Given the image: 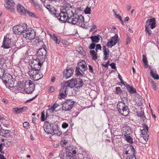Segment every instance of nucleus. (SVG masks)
Wrapping results in <instances>:
<instances>
[{"label": "nucleus", "mask_w": 159, "mask_h": 159, "mask_svg": "<svg viewBox=\"0 0 159 159\" xmlns=\"http://www.w3.org/2000/svg\"><path fill=\"white\" fill-rule=\"evenodd\" d=\"M5 70H0V79H2V80H4L3 78L5 77V75H4Z\"/></svg>", "instance_id": "nucleus-41"}, {"label": "nucleus", "mask_w": 159, "mask_h": 159, "mask_svg": "<svg viewBox=\"0 0 159 159\" xmlns=\"http://www.w3.org/2000/svg\"><path fill=\"white\" fill-rule=\"evenodd\" d=\"M101 48L102 47L100 44H97L96 45V48L95 49L96 52H98V50L99 49L101 50Z\"/></svg>", "instance_id": "nucleus-54"}, {"label": "nucleus", "mask_w": 159, "mask_h": 159, "mask_svg": "<svg viewBox=\"0 0 159 159\" xmlns=\"http://www.w3.org/2000/svg\"><path fill=\"white\" fill-rule=\"evenodd\" d=\"M150 29L151 28H150L145 27V32L146 34L147 35L148 37L151 36L152 34V31Z\"/></svg>", "instance_id": "nucleus-39"}, {"label": "nucleus", "mask_w": 159, "mask_h": 159, "mask_svg": "<svg viewBox=\"0 0 159 159\" xmlns=\"http://www.w3.org/2000/svg\"><path fill=\"white\" fill-rule=\"evenodd\" d=\"M84 84L83 83L82 80L80 79H76L75 86V88L78 89L82 87Z\"/></svg>", "instance_id": "nucleus-25"}, {"label": "nucleus", "mask_w": 159, "mask_h": 159, "mask_svg": "<svg viewBox=\"0 0 159 159\" xmlns=\"http://www.w3.org/2000/svg\"><path fill=\"white\" fill-rule=\"evenodd\" d=\"M28 73L30 77L34 81H38L43 77V75L39 71L35 70L33 71V70H29Z\"/></svg>", "instance_id": "nucleus-6"}, {"label": "nucleus", "mask_w": 159, "mask_h": 159, "mask_svg": "<svg viewBox=\"0 0 159 159\" xmlns=\"http://www.w3.org/2000/svg\"><path fill=\"white\" fill-rule=\"evenodd\" d=\"M88 69L86 64L85 61L83 60L79 62L78 66L76 68L75 70L76 74L77 75L82 76L84 72Z\"/></svg>", "instance_id": "nucleus-3"}, {"label": "nucleus", "mask_w": 159, "mask_h": 159, "mask_svg": "<svg viewBox=\"0 0 159 159\" xmlns=\"http://www.w3.org/2000/svg\"><path fill=\"white\" fill-rule=\"evenodd\" d=\"M23 127L27 129H28L29 128V124L28 122H25L23 123Z\"/></svg>", "instance_id": "nucleus-47"}, {"label": "nucleus", "mask_w": 159, "mask_h": 159, "mask_svg": "<svg viewBox=\"0 0 159 159\" xmlns=\"http://www.w3.org/2000/svg\"><path fill=\"white\" fill-rule=\"evenodd\" d=\"M77 51L80 54L84 55L85 54V52L84 50L83 49V48L80 47L79 48V49L77 50Z\"/></svg>", "instance_id": "nucleus-43"}, {"label": "nucleus", "mask_w": 159, "mask_h": 159, "mask_svg": "<svg viewBox=\"0 0 159 159\" xmlns=\"http://www.w3.org/2000/svg\"><path fill=\"white\" fill-rule=\"evenodd\" d=\"M2 47L6 49H8L11 47V40L7 36L4 37Z\"/></svg>", "instance_id": "nucleus-16"}, {"label": "nucleus", "mask_w": 159, "mask_h": 159, "mask_svg": "<svg viewBox=\"0 0 159 159\" xmlns=\"http://www.w3.org/2000/svg\"><path fill=\"white\" fill-rule=\"evenodd\" d=\"M5 1L4 6L7 10L11 12L14 11V7L15 2L13 0H4Z\"/></svg>", "instance_id": "nucleus-13"}, {"label": "nucleus", "mask_w": 159, "mask_h": 159, "mask_svg": "<svg viewBox=\"0 0 159 159\" xmlns=\"http://www.w3.org/2000/svg\"><path fill=\"white\" fill-rule=\"evenodd\" d=\"M124 150L123 151V153L125 154H129V151L127 149V145H125L124 146Z\"/></svg>", "instance_id": "nucleus-48"}, {"label": "nucleus", "mask_w": 159, "mask_h": 159, "mask_svg": "<svg viewBox=\"0 0 159 159\" xmlns=\"http://www.w3.org/2000/svg\"><path fill=\"white\" fill-rule=\"evenodd\" d=\"M17 10L18 13L21 15H25L26 13V11L22 6L20 4L17 5Z\"/></svg>", "instance_id": "nucleus-21"}, {"label": "nucleus", "mask_w": 159, "mask_h": 159, "mask_svg": "<svg viewBox=\"0 0 159 159\" xmlns=\"http://www.w3.org/2000/svg\"><path fill=\"white\" fill-rule=\"evenodd\" d=\"M123 131L122 134H124V136H125V135H129L130 133L131 132L130 129L128 126L123 127Z\"/></svg>", "instance_id": "nucleus-29"}, {"label": "nucleus", "mask_w": 159, "mask_h": 159, "mask_svg": "<svg viewBox=\"0 0 159 159\" xmlns=\"http://www.w3.org/2000/svg\"><path fill=\"white\" fill-rule=\"evenodd\" d=\"M27 108V107L26 106H23L20 107H16L13 108L12 111L15 114H20L24 112Z\"/></svg>", "instance_id": "nucleus-18"}, {"label": "nucleus", "mask_w": 159, "mask_h": 159, "mask_svg": "<svg viewBox=\"0 0 159 159\" xmlns=\"http://www.w3.org/2000/svg\"><path fill=\"white\" fill-rule=\"evenodd\" d=\"M2 141H4V143H3V146L7 147L10 146L12 144L11 141L9 139L4 140L3 139H2Z\"/></svg>", "instance_id": "nucleus-32"}, {"label": "nucleus", "mask_w": 159, "mask_h": 159, "mask_svg": "<svg viewBox=\"0 0 159 159\" xmlns=\"http://www.w3.org/2000/svg\"><path fill=\"white\" fill-rule=\"evenodd\" d=\"M61 134V132L59 131L58 133L57 130H55L53 135L57 134V136H60Z\"/></svg>", "instance_id": "nucleus-59"}, {"label": "nucleus", "mask_w": 159, "mask_h": 159, "mask_svg": "<svg viewBox=\"0 0 159 159\" xmlns=\"http://www.w3.org/2000/svg\"><path fill=\"white\" fill-rule=\"evenodd\" d=\"M120 96L121 98L122 99V102H127L128 94L125 91H122V93L120 94Z\"/></svg>", "instance_id": "nucleus-27"}, {"label": "nucleus", "mask_w": 159, "mask_h": 159, "mask_svg": "<svg viewBox=\"0 0 159 159\" xmlns=\"http://www.w3.org/2000/svg\"><path fill=\"white\" fill-rule=\"evenodd\" d=\"M74 70L71 69H67L64 72V77L66 79L70 77L73 75Z\"/></svg>", "instance_id": "nucleus-20"}, {"label": "nucleus", "mask_w": 159, "mask_h": 159, "mask_svg": "<svg viewBox=\"0 0 159 159\" xmlns=\"http://www.w3.org/2000/svg\"><path fill=\"white\" fill-rule=\"evenodd\" d=\"M75 102L72 100H67L62 107V110L65 111L70 110L73 107Z\"/></svg>", "instance_id": "nucleus-11"}, {"label": "nucleus", "mask_w": 159, "mask_h": 159, "mask_svg": "<svg viewBox=\"0 0 159 159\" xmlns=\"http://www.w3.org/2000/svg\"><path fill=\"white\" fill-rule=\"evenodd\" d=\"M67 142L65 140H62L61 141V144L63 147H64L65 145L67 143Z\"/></svg>", "instance_id": "nucleus-53"}, {"label": "nucleus", "mask_w": 159, "mask_h": 159, "mask_svg": "<svg viewBox=\"0 0 159 159\" xmlns=\"http://www.w3.org/2000/svg\"><path fill=\"white\" fill-rule=\"evenodd\" d=\"M113 11L114 13V14L115 15V17L116 18L119 19L120 20H121L122 19L121 16L117 14L114 10H113Z\"/></svg>", "instance_id": "nucleus-45"}, {"label": "nucleus", "mask_w": 159, "mask_h": 159, "mask_svg": "<svg viewBox=\"0 0 159 159\" xmlns=\"http://www.w3.org/2000/svg\"><path fill=\"white\" fill-rule=\"evenodd\" d=\"M26 13H27L30 16H31L32 17H35V16L34 15V14L29 11L27 10L26 11Z\"/></svg>", "instance_id": "nucleus-58"}, {"label": "nucleus", "mask_w": 159, "mask_h": 159, "mask_svg": "<svg viewBox=\"0 0 159 159\" xmlns=\"http://www.w3.org/2000/svg\"><path fill=\"white\" fill-rule=\"evenodd\" d=\"M59 106L58 103H57L56 102L54 104L53 106L51 107V108H49V111L51 113H52L54 112L55 109L57 108V107Z\"/></svg>", "instance_id": "nucleus-37"}, {"label": "nucleus", "mask_w": 159, "mask_h": 159, "mask_svg": "<svg viewBox=\"0 0 159 159\" xmlns=\"http://www.w3.org/2000/svg\"><path fill=\"white\" fill-rule=\"evenodd\" d=\"M47 51L44 48H39L37 52V58L36 59L43 62L46 57Z\"/></svg>", "instance_id": "nucleus-9"}, {"label": "nucleus", "mask_w": 159, "mask_h": 159, "mask_svg": "<svg viewBox=\"0 0 159 159\" xmlns=\"http://www.w3.org/2000/svg\"><path fill=\"white\" fill-rule=\"evenodd\" d=\"M141 132L142 137H143L144 139L147 142L148 139L149 135L148 134V127L146 125H143V129H140Z\"/></svg>", "instance_id": "nucleus-14"}, {"label": "nucleus", "mask_w": 159, "mask_h": 159, "mask_svg": "<svg viewBox=\"0 0 159 159\" xmlns=\"http://www.w3.org/2000/svg\"><path fill=\"white\" fill-rule=\"evenodd\" d=\"M118 37L117 36H114L112 37L110 40L106 44V46L109 48H111L116 43Z\"/></svg>", "instance_id": "nucleus-17"}, {"label": "nucleus", "mask_w": 159, "mask_h": 159, "mask_svg": "<svg viewBox=\"0 0 159 159\" xmlns=\"http://www.w3.org/2000/svg\"><path fill=\"white\" fill-rule=\"evenodd\" d=\"M122 92L120 87H116V93L117 94L121 93Z\"/></svg>", "instance_id": "nucleus-46"}, {"label": "nucleus", "mask_w": 159, "mask_h": 159, "mask_svg": "<svg viewBox=\"0 0 159 159\" xmlns=\"http://www.w3.org/2000/svg\"><path fill=\"white\" fill-rule=\"evenodd\" d=\"M146 24L145 27L150 28L152 29H153L157 26L155 18H152L150 19H148L146 21Z\"/></svg>", "instance_id": "nucleus-15"}, {"label": "nucleus", "mask_w": 159, "mask_h": 159, "mask_svg": "<svg viewBox=\"0 0 159 159\" xmlns=\"http://www.w3.org/2000/svg\"><path fill=\"white\" fill-rule=\"evenodd\" d=\"M41 121H44L45 119V112L44 111H43L41 112Z\"/></svg>", "instance_id": "nucleus-52"}, {"label": "nucleus", "mask_w": 159, "mask_h": 159, "mask_svg": "<svg viewBox=\"0 0 159 159\" xmlns=\"http://www.w3.org/2000/svg\"><path fill=\"white\" fill-rule=\"evenodd\" d=\"M2 143H1V144H0V152L2 153L3 154L4 153V152L2 151Z\"/></svg>", "instance_id": "nucleus-62"}, {"label": "nucleus", "mask_w": 159, "mask_h": 159, "mask_svg": "<svg viewBox=\"0 0 159 159\" xmlns=\"http://www.w3.org/2000/svg\"><path fill=\"white\" fill-rule=\"evenodd\" d=\"M67 22L72 24L82 25L84 22V18L82 15L79 16L76 14H70Z\"/></svg>", "instance_id": "nucleus-1"}, {"label": "nucleus", "mask_w": 159, "mask_h": 159, "mask_svg": "<svg viewBox=\"0 0 159 159\" xmlns=\"http://www.w3.org/2000/svg\"><path fill=\"white\" fill-rule=\"evenodd\" d=\"M72 13L71 9L66 8L64 10L61 12L60 13H55L54 14V16L57 18L59 17L58 19L63 22H67L70 14Z\"/></svg>", "instance_id": "nucleus-2"}, {"label": "nucleus", "mask_w": 159, "mask_h": 159, "mask_svg": "<svg viewBox=\"0 0 159 159\" xmlns=\"http://www.w3.org/2000/svg\"><path fill=\"white\" fill-rule=\"evenodd\" d=\"M43 63V62H41V61L40 60L36 59H34L31 63V68H29V70H33L34 71L35 70L39 71Z\"/></svg>", "instance_id": "nucleus-8"}, {"label": "nucleus", "mask_w": 159, "mask_h": 159, "mask_svg": "<svg viewBox=\"0 0 159 159\" xmlns=\"http://www.w3.org/2000/svg\"><path fill=\"white\" fill-rule=\"evenodd\" d=\"M143 61L144 63L145 66H146V68H147L148 66V62L147 60V58L144 55H143Z\"/></svg>", "instance_id": "nucleus-40"}, {"label": "nucleus", "mask_w": 159, "mask_h": 159, "mask_svg": "<svg viewBox=\"0 0 159 159\" xmlns=\"http://www.w3.org/2000/svg\"><path fill=\"white\" fill-rule=\"evenodd\" d=\"M111 67V68L113 69H115L116 68V64L115 63L112 62L109 65Z\"/></svg>", "instance_id": "nucleus-60"}, {"label": "nucleus", "mask_w": 159, "mask_h": 159, "mask_svg": "<svg viewBox=\"0 0 159 159\" xmlns=\"http://www.w3.org/2000/svg\"><path fill=\"white\" fill-rule=\"evenodd\" d=\"M27 28L26 23L17 25L13 27V30L14 33L16 34H20L23 33L26 30Z\"/></svg>", "instance_id": "nucleus-7"}, {"label": "nucleus", "mask_w": 159, "mask_h": 159, "mask_svg": "<svg viewBox=\"0 0 159 159\" xmlns=\"http://www.w3.org/2000/svg\"><path fill=\"white\" fill-rule=\"evenodd\" d=\"M91 10L90 8L87 7L84 10V12L86 14H89L90 13Z\"/></svg>", "instance_id": "nucleus-44"}, {"label": "nucleus", "mask_w": 159, "mask_h": 159, "mask_svg": "<svg viewBox=\"0 0 159 159\" xmlns=\"http://www.w3.org/2000/svg\"><path fill=\"white\" fill-rule=\"evenodd\" d=\"M118 78H119L120 80V81L121 84H122L124 85H125V84L123 82V81L121 78L122 77L120 75V74H118Z\"/></svg>", "instance_id": "nucleus-57"}, {"label": "nucleus", "mask_w": 159, "mask_h": 159, "mask_svg": "<svg viewBox=\"0 0 159 159\" xmlns=\"http://www.w3.org/2000/svg\"><path fill=\"white\" fill-rule=\"evenodd\" d=\"M0 135L4 137H8L10 136L11 134L9 130L1 129L0 131Z\"/></svg>", "instance_id": "nucleus-24"}, {"label": "nucleus", "mask_w": 159, "mask_h": 159, "mask_svg": "<svg viewBox=\"0 0 159 159\" xmlns=\"http://www.w3.org/2000/svg\"><path fill=\"white\" fill-rule=\"evenodd\" d=\"M44 127V131L48 134H53L55 130L53 129V126H52L50 124H48L46 126L45 125Z\"/></svg>", "instance_id": "nucleus-19"}, {"label": "nucleus", "mask_w": 159, "mask_h": 159, "mask_svg": "<svg viewBox=\"0 0 159 159\" xmlns=\"http://www.w3.org/2000/svg\"><path fill=\"white\" fill-rule=\"evenodd\" d=\"M70 152H67L66 153V156L67 157H72L74 156V154L72 153L71 151Z\"/></svg>", "instance_id": "nucleus-51"}, {"label": "nucleus", "mask_w": 159, "mask_h": 159, "mask_svg": "<svg viewBox=\"0 0 159 159\" xmlns=\"http://www.w3.org/2000/svg\"><path fill=\"white\" fill-rule=\"evenodd\" d=\"M127 149L129 151V154H130V156H135V150L133 146L132 145H127Z\"/></svg>", "instance_id": "nucleus-28"}, {"label": "nucleus", "mask_w": 159, "mask_h": 159, "mask_svg": "<svg viewBox=\"0 0 159 159\" xmlns=\"http://www.w3.org/2000/svg\"><path fill=\"white\" fill-rule=\"evenodd\" d=\"M34 84L32 81L28 80L25 82L24 91L27 93H32L34 90Z\"/></svg>", "instance_id": "nucleus-5"}, {"label": "nucleus", "mask_w": 159, "mask_h": 159, "mask_svg": "<svg viewBox=\"0 0 159 159\" xmlns=\"http://www.w3.org/2000/svg\"><path fill=\"white\" fill-rule=\"evenodd\" d=\"M151 83L152 84V88L154 90H157V86L156 84H155L154 83V81H153L152 80H151Z\"/></svg>", "instance_id": "nucleus-49"}, {"label": "nucleus", "mask_w": 159, "mask_h": 159, "mask_svg": "<svg viewBox=\"0 0 159 159\" xmlns=\"http://www.w3.org/2000/svg\"><path fill=\"white\" fill-rule=\"evenodd\" d=\"M6 65L3 59H0V70H5Z\"/></svg>", "instance_id": "nucleus-36"}, {"label": "nucleus", "mask_w": 159, "mask_h": 159, "mask_svg": "<svg viewBox=\"0 0 159 159\" xmlns=\"http://www.w3.org/2000/svg\"><path fill=\"white\" fill-rule=\"evenodd\" d=\"M51 37L52 39L57 44H59L60 42V40L59 37H57L54 34H53L52 35H51Z\"/></svg>", "instance_id": "nucleus-34"}, {"label": "nucleus", "mask_w": 159, "mask_h": 159, "mask_svg": "<svg viewBox=\"0 0 159 159\" xmlns=\"http://www.w3.org/2000/svg\"><path fill=\"white\" fill-rule=\"evenodd\" d=\"M125 87L128 91L131 94H133L136 93V89L132 86H130L129 85L126 84Z\"/></svg>", "instance_id": "nucleus-26"}, {"label": "nucleus", "mask_w": 159, "mask_h": 159, "mask_svg": "<svg viewBox=\"0 0 159 159\" xmlns=\"http://www.w3.org/2000/svg\"><path fill=\"white\" fill-rule=\"evenodd\" d=\"M5 84L8 88L13 87L14 86V84L13 83V82L12 83H7Z\"/></svg>", "instance_id": "nucleus-50"}, {"label": "nucleus", "mask_w": 159, "mask_h": 159, "mask_svg": "<svg viewBox=\"0 0 159 159\" xmlns=\"http://www.w3.org/2000/svg\"><path fill=\"white\" fill-rule=\"evenodd\" d=\"M137 116L140 117L141 119H142L144 121L145 120L146 117L144 115V113L143 111H138L137 112Z\"/></svg>", "instance_id": "nucleus-33"}, {"label": "nucleus", "mask_w": 159, "mask_h": 159, "mask_svg": "<svg viewBox=\"0 0 159 159\" xmlns=\"http://www.w3.org/2000/svg\"><path fill=\"white\" fill-rule=\"evenodd\" d=\"M150 74L151 76L155 80H159V76L157 74L156 71H154L153 70H152L150 71Z\"/></svg>", "instance_id": "nucleus-30"}, {"label": "nucleus", "mask_w": 159, "mask_h": 159, "mask_svg": "<svg viewBox=\"0 0 159 159\" xmlns=\"http://www.w3.org/2000/svg\"><path fill=\"white\" fill-rule=\"evenodd\" d=\"M97 27L95 25H93L91 26V27L90 31H93V30Z\"/></svg>", "instance_id": "nucleus-61"}, {"label": "nucleus", "mask_w": 159, "mask_h": 159, "mask_svg": "<svg viewBox=\"0 0 159 159\" xmlns=\"http://www.w3.org/2000/svg\"><path fill=\"white\" fill-rule=\"evenodd\" d=\"M134 157H136L135 156H128L126 159H134Z\"/></svg>", "instance_id": "nucleus-64"}, {"label": "nucleus", "mask_w": 159, "mask_h": 159, "mask_svg": "<svg viewBox=\"0 0 159 159\" xmlns=\"http://www.w3.org/2000/svg\"><path fill=\"white\" fill-rule=\"evenodd\" d=\"M3 82L4 83V84H7V83H12L13 82V83L14 84V82L13 80V79H9L8 80H3Z\"/></svg>", "instance_id": "nucleus-42"}, {"label": "nucleus", "mask_w": 159, "mask_h": 159, "mask_svg": "<svg viewBox=\"0 0 159 159\" xmlns=\"http://www.w3.org/2000/svg\"><path fill=\"white\" fill-rule=\"evenodd\" d=\"M23 35L26 39L32 40L34 38L35 33L32 28H30L23 32Z\"/></svg>", "instance_id": "nucleus-10"}, {"label": "nucleus", "mask_w": 159, "mask_h": 159, "mask_svg": "<svg viewBox=\"0 0 159 159\" xmlns=\"http://www.w3.org/2000/svg\"><path fill=\"white\" fill-rule=\"evenodd\" d=\"M68 126V124L65 122L63 123L62 125V127L63 129H66Z\"/></svg>", "instance_id": "nucleus-56"}, {"label": "nucleus", "mask_w": 159, "mask_h": 159, "mask_svg": "<svg viewBox=\"0 0 159 159\" xmlns=\"http://www.w3.org/2000/svg\"><path fill=\"white\" fill-rule=\"evenodd\" d=\"M103 52V59L105 60H107L109 55V49L106 48L105 46H103L102 47Z\"/></svg>", "instance_id": "nucleus-22"}, {"label": "nucleus", "mask_w": 159, "mask_h": 159, "mask_svg": "<svg viewBox=\"0 0 159 159\" xmlns=\"http://www.w3.org/2000/svg\"><path fill=\"white\" fill-rule=\"evenodd\" d=\"M89 72L93 73V67L91 66V65H89Z\"/></svg>", "instance_id": "nucleus-63"}, {"label": "nucleus", "mask_w": 159, "mask_h": 159, "mask_svg": "<svg viewBox=\"0 0 159 159\" xmlns=\"http://www.w3.org/2000/svg\"><path fill=\"white\" fill-rule=\"evenodd\" d=\"M69 88L68 86L66 85L65 83L64 85L61 86L59 95V98L60 99L64 98L67 96Z\"/></svg>", "instance_id": "nucleus-12"}, {"label": "nucleus", "mask_w": 159, "mask_h": 159, "mask_svg": "<svg viewBox=\"0 0 159 159\" xmlns=\"http://www.w3.org/2000/svg\"><path fill=\"white\" fill-rule=\"evenodd\" d=\"M76 81V79H72L66 82L65 83L69 88H72L75 87Z\"/></svg>", "instance_id": "nucleus-23"}, {"label": "nucleus", "mask_w": 159, "mask_h": 159, "mask_svg": "<svg viewBox=\"0 0 159 159\" xmlns=\"http://www.w3.org/2000/svg\"><path fill=\"white\" fill-rule=\"evenodd\" d=\"M100 36L98 35L95 36H92L90 37V39H91L92 42L98 43L100 40Z\"/></svg>", "instance_id": "nucleus-31"}, {"label": "nucleus", "mask_w": 159, "mask_h": 159, "mask_svg": "<svg viewBox=\"0 0 159 159\" xmlns=\"http://www.w3.org/2000/svg\"><path fill=\"white\" fill-rule=\"evenodd\" d=\"M125 138V140L129 143H133V139L129 135H125L124 136Z\"/></svg>", "instance_id": "nucleus-38"}, {"label": "nucleus", "mask_w": 159, "mask_h": 159, "mask_svg": "<svg viewBox=\"0 0 159 159\" xmlns=\"http://www.w3.org/2000/svg\"><path fill=\"white\" fill-rule=\"evenodd\" d=\"M90 54L92 57V59L94 60H96L98 58L97 54L94 50H92L90 51Z\"/></svg>", "instance_id": "nucleus-35"}, {"label": "nucleus", "mask_w": 159, "mask_h": 159, "mask_svg": "<svg viewBox=\"0 0 159 159\" xmlns=\"http://www.w3.org/2000/svg\"><path fill=\"white\" fill-rule=\"evenodd\" d=\"M95 43L93 42L89 46V48L90 49H93L95 48Z\"/></svg>", "instance_id": "nucleus-55"}, {"label": "nucleus", "mask_w": 159, "mask_h": 159, "mask_svg": "<svg viewBox=\"0 0 159 159\" xmlns=\"http://www.w3.org/2000/svg\"><path fill=\"white\" fill-rule=\"evenodd\" d=\"M117 109L119 113L122 115L126 116L128 114V108L124 102H119L117 104Z\"/></svg>", "instance_id": "nucleus-4"}]
</instances>
